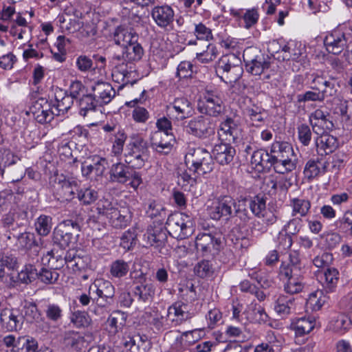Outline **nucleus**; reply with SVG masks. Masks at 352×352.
Returning a JSON list of instances; mask_svg holds the SVG:
<instances>
[{
    "label": "nucleus",
    "mask_w": 352,
    "mask_h": 352,
    "mask_svg": "<svg viewBox=\"0 0 352 352\" xmlns=\"http://www.w3.org/2000/svg\"><path fill=\"white\" fill-rule=\"evenodd\" d=\"M30 111L40 124L50 122L56 116L52 103L44 98H40L34 102Z\"/></svg>",
    "instance_id": "12"
},
{
    "label": "nucleus",
    "mask_w": 352,
    "mask_h": 352,
    "mask_svg": "<svg viewBox=\"0 0 352 352\" xmlns=\"http://www.w3.org/2000/svg\"><path fill=\"white\" fill-rule=\"evenodd\" d=\"M243 73V69L241 62L236 64L226 73L222 74L219 77L227 84H231L236 82L241 78Z\"/></svg>",
    "instance_id": "55"
},
{
    "label": "nucleus",
    "mask_w": 352,
    "mask_h": 352,
    "mask_svg": "<svg viewBox=\"0 0 352 352\" xmlns=\"http://www.w3.org/2000/svg\"><path fill=\"white\" fill-rule=\"evenodd\" d=\"M235 200L229 195H221L217 197L209 208V215L214 220L221 219L229 220L233 214Z\"/></svg>",
    "instance_id": "11"
},
{
    "label": "nucleus",
    "mask_w": 352,
    "mask_h": 352,
    "mask_svg": "<svg viewBox=\"0 0 352 352\" xmlns=\"http://www.w3.org/2000/svg\"><path fill=\"white\" fill-rule=\"evenodd\" d=\"M294 300V298H288L285 296H279L276 301L275 311L282 318L289 315L291 312Z\"/></svg>",
    "instance_id": "52"
},
{
    "label": "nucleus",
    "mask_w": 352,
    "mask_h": 352,
    "mask_svg": "<svg viewBox=\"0 0 352 352\" xmlns=\"http://www.w3.org/2000/svg\"><path fill=\"white\" fill-rule=\"evenodd\" d=\"M167 232L166 228H164L159 225L149 227L144 236L151 245L160 247L166 241Z\"/></svg>",
    "instance_id": "29"
},
{
    "label": "nucleus",
    "mask_w": 352,
    "mask_h": 352,
    "mask_svg": "<svg viewBox=\"0 0 352 352\" xmlns=\"http://www.w3.org/2000/svg\"><path fill=\"white\" fill-rule=\"evenodd\" d=\"M270 152L274 159H278L280 157L283 158L297 157L294 153L292 146L287 142H275L270 148Z\"/></svg>",
    "instance_id": "33"
},
{
    "label": "nucleus",
    "mask_w": 352,
    "mask_h": 352,
    "mask_svg": "<svg viewBox=\"0 0 352 352\" xmlns=\"http://www.w3.org/2000/svg\"><path fill=\"white\" fill-rule=\"evenodd\" d=\"M324 44L329 53L340 54L346 45V40L343 33L336 31L325 37Z\"/></svg>",
    "instance_id": "20"
},
{
    "label": "nucleus",
    "mask_w": 352,
    "mask_h": 352,
    "mask_svg": "<svg viewBox=\"0 0 352 352\" xmlns=\"http://www.w3.org/2000/svg\"><path fill=\"white\" fill-rule=\"evenodd\" d=\"M243 114L247 117L251 124L254 126H260L264 124L266 113L263 109L253 104L243 109Z\"/></svg>",
    "instance_id": "32"
},
{
    "label": "nucleus",
    "mask_w": 352,
    "mask_h": 352,
    "mask_svg": "<svg viewBox=\"0 0 352 352\" xmlns=\"http://www.w3.org/2000/svg\"><path fill=\"white\" fill-rule=\"evenodd\" d=\"M336 107L338 113H340L342 121L352 125V100L340 99Z\"/></svg>",
    "instance_id": "53"
},
{
    "label": "nucleus",
    "mask_w": 352,
    "mask_h": 352,
    "mask_svg": "<svg viewBox=\"0 0 352 352\" xmlns=\"http://www.w3.org/2000/svg\"><path fill=\"white\" fill-rule=\"evenodd\" d=\"M42 263L43 265L47 264L50 268L53 270H59L65 265V260L63 256L58 254V252L52 250L47 252V254L42 257Z\"/></svg>",
    "instance_id": "45"
},
{
    "label": "nucleus",
    "mask_w": 352,
    "mask_h": 352,
    "mask_svg": "<svg viewBox=\"0 0 352 352\" xmlns=\"http://www.w3.org/2000/svg\"><path fill=\"white\" fill-rule=\"evenodd\" d=\"M151 15L158 26L165 28L173 23L174 12L168 6H157L153 9Z\"/></svg>",
    "instance_id": "25"
},
{
    "label": "nucleus",
    "mask_w": 352,
    "mask_h": 352,
    "mask_svg": "<svg viewBox=\"0 0 352 352\" xmlns=\"http://www.w3.org/2000/svg\"><path fill=\"white\" fill-rule=\"evenodd\" d=\"M243 58L246 71L252 75H261L270 67V57L255 47L245 48Z\"/></svg>",
    "instance_id": "5"
},
{
    "label": "nucleus",
    "mask_w": 352,
    "mask_h": 352,
    "mask_svg": "<svg viewBox=\"0 0 352 352\" xmlns=\"http://www.w3.org/2000/svg\"><path fill=\"white\" fill-rule=\"evenodd\" d=\"M289 206L292 208V217L299 215L300 217H304L310 210L311 202L307 199L296 197L290 199Z\"/></svg>",
    "instance_id": "37"
},
{
    "label": "nucleus",
    "mask_w": 352,
    "mask_h": 352,
    "mask_svg": "<svg viewBox=\"0 0 352 352\" xmlns=\"http://www.w3.org/2000/svg\"><path fill=\"white\" fill-rule=\"evenodd\" d=\"M23 319L25 318L30 322H37L41 319V315L34 302L25 301L23 306Z\"/></svg>",
    "instance_id": "60"
},
{
    "label": "nucleus",
    "mask_w": 352,
    "mask_h": 352,
    "mask_svg": "<svg viewBox=\"0 0 352 352\" xmlns=\"http://www.w3.org/2000/svg\"><path fill=\"white\" fill-rule=\"evenodd\" d=\"M92 95L99 103V106L111 102L116 95V91L111 84L98 81L91 86Z\"/></svg>",
    "instance_id": "17"
},
{
    "label": "nucleus",
    "mask_w": 352,
    "mask_h": 352,
    "mask_svg": "<svg viewBox=\"0 0 352 352\" xmlns=\"http://www.w3.org/2000/svg\"><path fill=\"white\" fill-rule=\"evenodd\" d=\"M171 138V133L155 131L151 138V147L160 153L168 154L172 148Z\"/></svg>",
    "instance_id": "21"
},
{
    "label": "nucleus",
    "mask_w": 352,
    "mask_h": 352,
    "mask_svg": "<svg viewBox=\"0 0 352 352\" xmlns=\"http://www.w3.org/2000/svg\"><path fill=\"white\" fill-rule=\"evenodd\" d=\"M212 154L217 163L221 165H227L233 161L236 150L231 146V143L221 142L214 146Z\"/></svg>",
    "instance_id": "18"
},
{
    "label": "nucleus",
    "mask_w": 352,
    "mask_h": 352,
    "mask_svg": "<svg viewBox=\"0 0 352 352\" xmlns=\"http://www.w3.org/2000/svg\"><path fill=\"white\" fill-rule=\"evenodd\" d=\"M153 286L150 283H141L134 287V295L143 302L148 301L154 294Z\"/></svg>",
    "instance_id": "57"
},
{
    "label": "nucleus",
    "mask_w": 352,
    "mask_h": 352,
    "mask_svg": "<svg viewBox=\"0 0 352 352\" xmlns=\"http://www.w3.org/2000/svg\"><path fill=\"white\" fill-rule=\"evenodd\" d=\"M352 324V320L344 314L333 318L329 323V329L336 333H343Z\"/></svg>",
    "instance_id": "42"
},
{
    "label": "nucleus",
    "mask_w": 352,
    "mask_h": 352,
    "mask_svg": "<svg viewBox=\"0 0 352 352\" xmlns=\"http://www.w3.org/2000/svg\"><path fill=\"white\" fill-rule=\"evenodd\" d=\"M302 265L300 259L299 253L297 252H292L289 256V262H283L279 268V276H288V273H294L296 270L298 273H303Z\"/></svg>",
    "instance_id": "30"
},
{
    "label": "nucleus",
    "mask_w": 352,
    "mask_h": 352,
    "mask_svg": "<svg viewBox=\"0 0 352 352\" xmlns=\"http://www.w3.org/2000/svg\"><path fill=\"white\" fill-rule=\"evenodd\" d=\"M89 292V294H96L97 297H94V300L100 308L107 307L113 302L115 289L111 283L108 280H96L90 285Z\"/></svg>",
    "instance_id": "9"
},
{
    "label": "nucleus",
    "mask_w": 352,
    "mask_h": 352,
    "mask_svg": "<svg viewBox=\"0 0 352 352\" xmlns=\"http://www.w3.org/2000/svg\"><path fill=\"white\" fill-rule=\"evenodd\" d=\"M198 111L212 117L221 116L225 107L222 99L213 91H207L199 99L197 105Z\"/></svg>",
    "instance_id": "10"
},
{
    "label": "nucleus",
    "mask_w": 352,
    "mask_h": 352,
    "mask_svg": "<svg viewBox=\"0 0 352 352\" xmlns=\"http://www.w3.org/2000/svg\"><path fill=\"white\" fill-rule=\"evenodd\" d=\"M242 129L239 123L230 117H227L220 123L218 135L221 141L236 143L241 135Z\"/></svg>",
    "instance_id": "13"
},
{
    "label": "nucleus",
    "mask_w": 352,
    "mask_h": 352,
    "mask_svg": "<svg viewBox=\"0 0 352 352\" xmlns=\"http://www.w3.org/2000/svg\"><path fill=\"white\" fill-rule=\"evenodd\" d=\"M149 151L147 142L141 137L133 138L126 146L125 163L133 169L142 168L147 162Z\"/></svg>",
    "instance_id": "2"
},
{
    "label": "nucleus",
    "mask_w": 352,
    "mask_h": 352,
    "mask_svg": "<svg viewBox=\"0 0 352 352\" xmlns=\"http://www.w3.org/2000/svg\"><path fill=\"white\" fill-rule=\"evenodd\" d=\"M298 162L297 157L273 160V168L278 174H286L296 169Z\"/></svg>",
    "instance_id": "36"
},
{
    "label": "nucleus",
    "mask_w": 352,
    "mask_h": 352,
    "mask_svg": "<svg viewBox=\"0 0 352 352\" xmlns=\"http://www.w3.org/2000/svg\"><path fill=\"white\" fill-rule=\"evenodd\" d=\"M247 204L252 213L258 218H261L266 210V198L263 196L248 198Z\"/></svg>",
    "instance_id": "44"
},
{
    "label": "nucleus",
    "mask_w": 352,
    "mask_h": 352,
    "mask_svg": "<svg viewBox=\"0 0 352 352\" xmlns=\"http://www.w3.org/2000/svg\"><path fill=\"white\" fill-rule=\"evenodd\" d=\"M326 163L319 160H309L305 167L304 173L309 179L317 177L320 173L326 171Z\"/></svg>",
    "instance_id": "46"
},
{
    "label": "nucleus",
    "mask_w": 352,
    "mask_h": 352,
    "mask_svg": "<svg viewBox=\"0 0 352 352\" xmlns=\"http://www.w3.org/2000/svg\"><path fill=\"white\" fill-rule=\"evenodd\" d=\"M37 270L35 266L32 264H26L24 268L17 274V276L14 277L11 276L10 280H6V282L10 287H15L18 284H25L28 285L37 278Z\"/></svg>",
    "instance_id": "19"
},
{
    "label": "nucleus",
    "mask_w": 352,
    "mask_h": 352,
    "mask_svg": "<svg viewBox=\"0 0 352 352\" xmlns=\"http://www.w3.org/2000/svg\"><path fill=\"white\" fill-rule=\"evenodd\" d=\"M82 218L79 216L76 220L66 219L58 224L53 232V241L61 249H65L71 243H75L80 231V221Z\"/></svg>",
    "instance_id": "1"
},
{
    "label": "nucleus",
    "mask_w": 352,
    "mask_h": 352,
    "mask_svg": "<svg viewBox=\"0 0 352 352\" xmlns=\"http://www.w3.org/2000/svg\"><path fill=\"white\" fill-rule=\"evenodd\" d=\"M18 267V259L12 254L3 255L0 258V281L6 282V276H13L10 271L16 270Z\"/></svg>",
    "instance_id": "34"
},
{
    "label": "nucleus",
    "mask_w": 352,
    "mask_h": 352,
    "mask_svg": "<svg viewBox=\"0 0 352 352\" xmlns=\"http://www.w3.org/2000/svg\"><path fill=\"white\" fill-rule=\"evenodd\" d=\"M194 272L197 276L204 278L212 276L214 268L210 261L203 259L195 265Z\"/></svg>",
    "instance_id": "62"
},
{
    "label": "nucleus",
    "mask_w": 352,
    "mask_h": 352,
    "mask_svg": "<svg viewBox=\"0 0 352 352\" xmlns=\"http://www.w3.org/2000/svg\"><path fill=\"white\" fill-rule=\"evenodd\" d=\"M17 244L21 249L31 251L33 248V252L36 256L38 255L40 248L41 239H36L33 232H25L19 234L17 237Z\"/></svg>",
    "instance_id": "27"
},
{
    "label": "nucleus",
    "mask_w": 352,
    "mask_h": 352,
    "mask_svg": "<svg viewBox=\"0 0 352 352\" xmlns=\"http://www.w3.org/2000/svg\"><path fill=\"white\" fill-rule=\"evenodd\" d=\"M71 322L77 328H85L91 324L92 320L87 312L76 311L70 317Z\"/></svg>",
    "instance_id": "56"
},
{
    "label": "nucleus",
    "mask_w": 352,
    "mask_h": 352,
    "mask_svg": "<svg viewBox=\"0 0 352 352\" xmlns=\"http://www.w3.org/2000/svg\"><path fill=\"white\" fill-rule=\"evenodd\" d=\"M53 269H47L43 267L39 272L37 271V278L45 284H54L55 283L59 277V274L52 270Z\"/></svg>",
    "instance_id": "63"
},
{
    "label": "nucleus",
    "mask_w": 352,
    "mask_h": 352,
    "mask_svg": "<svg viewBox=\"0 0 352 352\" xmlns=\"http://www.w3.org/2000/svg\"><path fill=\"white\" fill-rule=\"evenodd\" d=\"M288 276H279L280 279L286 281L284 285V289L287 294H295L300 292L303 287L302 274L298 273L297 270H294V273H288Z\"/></svg>",
    "instance_id": "26"
},
{
    "label": "nucleus",
    "mask_w": 352,
    "mask_h": 352,
    "mask_svg": "<svg viewBox=\"0 0 352 352\" xmlns=\"http://www.w3.org/2000/svg\"><path fill=\"white\" fill-rule=\"evenodd\" d=\"M173 109L177 113V120H184L190 117L192 113V106L191 102L186 98H175L172 103Z\"/></svg>",
    "instance_id": "35"
},
{
    "label": "nucleus",
    "mask_w": 352,
    "mask_h": 352,
    "mask_svg": "<svg viewBox=\"0 0 352 352\" xmlns=\"http://www.w3.org/2000/svg\"><path fill=\"white\" fill-rule=\"evenodd\" d=\"M248 198L243 197L237 202L235 201L234 206V217L239 221V225L245 226L251 219L250 214L248 210Z\"/></svg>",
    "instance_id": "39"
},
{
    "label": "nucleus",
    "mask_w": 352,
    "mask_h": 352,
    "mask_svg": "<svg viewBox=\"0 0 352 352\" xmlns=\"http://www.w3.org/2000/svg\"><path fill=\"white\" fill-rule=\"evenodd\" d=\"M329 96H331L328 94L326 90L316 91L311 89V91L305 92L303 94L298 95V101L299 102H306L309 101L323 102L325 98Z\"/></svg>",
    "instance_id": "51"
},
{
    "label": "nucleus",
    "mask_w": 352,
    "mask_h": 352,
    "mask_svg": "<svg viewBox=\"0 0 352 352\" xmlns=\"http://www.w3.org/2000/svg\"><path fill=\"white\" fill-rule=\"evenodd\" d=\"M126 318L127 316L123 311H116L113 312L107 318L106 322L109 333L115 336L121 331L126 325Z\"/></svg>",
    "instance_id": "28"
},
{
    "label": "nucleus",
    "mask_w": 352,
    "mask_h": 352,
    "mask_svg": "<svg viewBox=\"0 0 352 352\" xmlns=\"http://www.w3.org/2000/svg\"><path fill=\"white\" fill-rule=\"evenodd\" d=\"M146 204V212L151 219L166 216V208L160 201L150 199Z\"/></svg>",
    "instance_id": "58"
},
{
    "label": "nucleus",
    "mask_w": 352,
    "mask_h": 352,
    "mask_svg": "<svg viewBox=\"0 0 352 352\" xmlns=\"http://www.w3.org/2000/svg\"><path fill=\"white\" fill-rule=\"evenodd\" d=\"M118 208L107 199H102L98 201L95 210L99 215L105 216L110 219Z\"/></svg>",
    "instance_id": "61"
},
{
    "label": "nucleus",
    "mask_w": 352,
    "mask_h": 352,
    "mask_svg": "<svg viewBox=\"0 0 352 352\" xmlns=\"http://www.w3.org/2000/svg\"><path fill=\"white\" fill-rule=\"evenodd\" d=\"M185 164L189 172L193 175H203L214 168V161L210 153L203 148L190 150L185 156Z\"/></svg>",
    "instance_id": "3"
},
{
    "label": "nucleus",
    "mask_w": 352,
    "mask_h": 352,
    "mask_svg": "<svg viewBox=\"0 0 352 352\" xmlns=\"http://www.w3.org/2000/svg\"><path fill=\"white\" fill-rule=\"evenodd\" d=\"M168 232L174 238L183 239L192 232L191 218L184 212H175L168 216L166 223Z\"/></svg>",
    "instance_id": "6"
},
{
    "label": "nucleus",
    "mask_w": 352,
    "mask_h": 352,
    "mask_svg": "<svg viewBox=\"0 0 352 352\" xmlns=\"http://www.w3.org/2000/svg\"><path fill=\"white\" fill-rule=\"evenodd\" d=\"M20 158L15 155L10 150H3L0 151V174L3 177L5 169L10 166L15 164Z\"/></svg>",
    "instance_id": "54"
},
{
    "label": "nucleus",
    "mask_w": 352,
    "mask_h": 352,
    "mask_svg": "<svg viewBox=\"0 0 352 352\" xmlns=\"http://www.w3.org/2000/svg\"><path fill=\"white\" fill-rule=\"evenodd\" d=\"M109 219L114 228H122L126 227L130 221L129 212L126 209L118 210L117 208Z\"/></svg>",
    "instance_id": "47"
},
{
    "label": "nucleus",
    "mask_w": 352,
    "mask_h": 352,
    "mask_svg": "<svg viewBox=\"0 0 352 352\" xmlns=\"http://www.w3.org/2000/svg\"><path fill=\"white\" fill-rule=\"evenodd\" d=\"M316 320L314 317H302L292 323V328L296 336H302L309 333L316 327Z\"/></svg>",
    "instance_id": "31"
},
{
    "label": "nucleus",
    "mask_w": 352,
    "mask_h": 352,
    "mask_svg": "<svg viewBox=\"0 0 352 352\" xmlns=\"http://www.w3.org/2000/svg\"><path fill=\"white\" fill-rule=\"evenodd\" d=\"M57 186L56 193L58 199L61 201H69L74 197L76 192H78V182L73 179H67L61 175L56 178Z\"/></svg>",
    "instance_id": "14"
},
{
    "label": "nucleus",
    "mask_w": 352,
    "mask_h": 352,
    "mask_svg": "<svg viewBox=\"0 0 352 352\" xmlns=\"http://www.w3.org/2000/svg\"><path fill=\"white\" fill-rule=\"evenodd\" d=\"M223 237L218 232H201L195 239L197 253L201 256H214L217 254L223 245Z\"/></svg>",
    "instance_id": "4"
},
{
    "label": "nucleus",
    "mask_w": 352,
    "mask_h": 352,
    "mask_svg": "<svg viewBox=\"0 0 352 352\" xmlns=\"http://www.w3.org/2000/svg\"><path fill=\"white\" fill-rule=\"evenodd\" d=\"M245 314L247 320L252 323H265L269 319L264 308L258 305H254L250 307Z\"/></svg>",
    "instance_id": "40"
},
{
    "label": "nucleus",
    "mask_w": 352,
    "mask_h": 352,
    "mask_svg": "<svg viewBox=\"0 0 352 352\" xmlns=\"http://www.w3.org/2000/svg\"><path fill=\"white\" fill-rule=\"evenodd\" d=\"M325 302L324 297L322 296V291H316L310 294L307 300V305L314 311L319 310Z\"/></svg>",
    "instance_id": "64"
},
{
    "label": "nucleus",
    "mask_w": 352,
    "mask_h": 352,
    "mask_svg": "<svg viewBox=\"0 0 352 352\" xmlns=\"http://www.w3.org/2000/svg\"><path fill=\"white\" fill-rule=\"evenodd\" d=\"M310 87L313 90H326L327 94L333 96L336 93L335 85L324 76V72L318 71L307 75Z\"/></svg>",
    "instance_id": "16"
},
{
    "label": "nucleus",
    "mask_w": 352,
    "mask_h": 352,
    "mask_svg": "<svg viewBox=\"0 0 352 352\" xmlns=\"http://www.w3.org/2000/svg\"><path fill=\"white\" fill-rule=\"evenodd\" d=\"M316 139V146L319 155H328L333 153L338 147L337 138L328 133L319 135Z\"/></svg>",
    "instance_id": "22"
},
{
    "label": "nucleus",
    "mask_w": 352,
    "mask_h": 352,
    "mask_svg": "<svg viewBox=\"0 0 352 352\" xmlns=\"http://www.w3.org/2000/svg\"><path fill=\"white\" fill-rule=\"evenodd\" d=\"M129 167V165L118 162L111 166L109 175L113 182L126 184L129 182L130 185L136 189L142 182L140 174Z\"/></svg>",
    "instance_id": "7"
},
{
    "label": "nucleus",
    "mask_w": 352,
    "mask_h": 352,
    "mask_svg": "<svg viewBox=\"0 0 352 352\" xmlns=\"http://www.w3.org/2000/svg\"><path fill=\"white\" fill-rule=\"evenodd\" d=\"M99 103L91 93L84 94L79 100L80 114L83 117L91 116Z\"/></svg>",
    "instance_id": "38"
},
{
    "label": "nucleus",
    "mask_w": 352,
    "mask_h": 352,
    "mask_svg": "<svg viewBox=\"0 0 352 352\" xmlns=\"http://www.w3.org/2000/svg\"><path fill=\"white\" fill-rule=\"evenodd\" d=\"M167 318L175 325L181 324L190 318L187 311V305L182 301L174 302L168 309Z\"/></svg>",
    "instance_id": "23"
},
{
    "label": "nucleus",
    "mask_w": 352,
    "mask_h": 352,
    "mask_svg": "<svg viewBox=\"0 0 352 352\" xmlns=\"http://www.w3.org/2000/svg\"><path fill=\"white\" fill-rule=\"evenodd\" d=\"M184 126L188 134L201 139L207 138L215 132V124L212 120L204 116H198L186 121Z\"/></svg>",
    "instance_id": "8"
},
{
    "label": "nucleus",
    "mask_w": 352,
    "mask_h": 352,
    "mask_svg": "<svg viewBox=\"0 0 352 352\" xmlns=\"http://www.w3.org/2000/svg\"><path fill=\"white\" fill-rule=\"evenodd\" d=\"M125 51V56L128 59V62L138 61L142 58L144 53L143 48L138 42L127 45L123 47Z\"/></svg>",
    "instance_id": "59"
},
{
    "label": "nucleus",
    "mask_w": 352,
    "mask_h": 352,
    "mask_svg": "<svg viewBox=\"0 0 352 352\" xmlns=\"http://www.w3.org/2000/svg\"><path fill=\"white\" fill-rule=\"evenodd\" d=\"M37 342L28 336L19 337L11 352H36Z\"/></svg>",
    "instance_id": "43"
},
{
    "label": "nucleus",
    "mask_w": 352,
    "mask_h": 352,
    "mask_svg": "<svg viewBox=\"0 0 352 352\" xmlns=\"http://www.w3.org/2000/svg\"><path fill=\"white\" fill-rule=\"evenodd\" d=\"M273 155L263 149H258L253 152L250 163L258 171L270 169L273 166Z\"/></svg>",
    "instance_id": "24"
},
{
    "label": "nucleus",
    "mask_w": 352,
    "mask_h": 352,
    "mask_svg": "<svg viewBox=\"0 0 352 352\" xmlns=\"http://www.w3.org/2000/svg\"><path fill=\"white\" fill-rule=\"evenodd\" d=\"M34 227L39 236H47L52 227V218L45 214L40 215L35 221Z\"/></svg>",
    "instance_id": "50"
},
{
    "label": "nucleus",
    "mask_w": 352,
    "mask_h": 352,
    "mask_svg": "<svg viewBox=\"0 0 352 352\" xmlns=\"http://www.w3.org/2000/svg\"><path fill=\"white\" fill-rule=\"evenodd\" d=\"M129 271V263L123 259L113 261L109 266V274L112 278H121Z\"/></svg>",
    "instance_id": "48"
},
{
    "label": "nucleus",
    "mask_w": 352,
    "mask_h": 352,
    "mask_svg": "<svg viewBox=\"0 0 352 352\" xmlns=\"http://www.w3.org/2000/svg\"><path fill=\"white\" fill-rule=\"evenodd\" d=\"M0 320L3 327L10 331L21 329L23 323V316L17 309H3Z\"/></svg>",
    "instance_id": "15"
},
{
    "label": "nucleus",
    "mask_w": 352,
    "mask_h": 352,
    "mask_svg": "<svg viewBox=\"0 0 352 352\" xmlns=\"http://www.w3.org/2000/svg\"><path fill=\"white\" fill-rule=\"evenodd\" d=\"M52 104L56 116L64 115L73 104V99L66 94L63 96L56 95L55 103Z\"/></svg>",
    "instance_id": "49"
},
{
    "label": "nucleus",
    "mask_w": 352,
    "mask_h": 352,
    "mask_svg": "<svg viewBox=\"0 0 352 352\" xmlns=\"http://www.w3.org/2000/svg\"><path fill=\"white\" fill-rule=\"evenodd\" d=\"M241 62L240 58L233 54H226L218 60L215 66V72L218 76L226 73L228 69L239 64Z\"/></svg>",
    "instance_id": "41"
}]
</instances>
